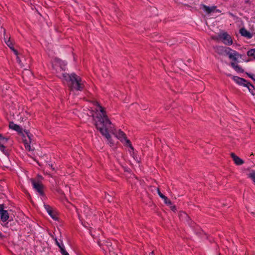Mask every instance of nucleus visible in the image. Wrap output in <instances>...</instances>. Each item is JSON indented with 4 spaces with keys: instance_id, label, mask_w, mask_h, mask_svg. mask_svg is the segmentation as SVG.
Returning a JSON list of instances; mask_svg holds the SVG:
<instances>
[{
    "instance_id": "f257e3e1",
    "label": "nucleus",
    "mask_w": 255,
    "mask_h": 255,
    "mask_svg": "<svg viewBox=\"0 0 255 255\" xmlns=\"http://www.w3.org/2000/svg\"><path fill=\"white\" fill-rule=\"evenodd\" d=\"M96 109L97 116L95 120V126L100 131L101 134L104 136L108 140V144L111 146L114 145L109 132L113 133L122 142L129 146L132 150H133L131 142L127 139L126 134L121 129L116 130L114 125L108 118L104 108L101 106L98 103Z\"/></svg>"
},
{
    "instance_id": "f03ea898",
    "label": "nucleus",
    "mask_w": 255,
    "mask_h": 255,
    "mask_svg": "<svg viewBox=\"0 0 255 255\" xmlns=\"http://www.w3.org/2000/svg\"><path fill=\"white\" fill-rule=\"evenodd\" d=\"M68 82V86L71 89L81 91L84 88L83 83L82 82L81 78L76 75L75 73H72L69 75L66 73L62 74V77Z\"/></svg>"
},
{
    "instance_id": "7ed1b4c3",
    "label": "nucleus",
    "mask_w": 255,
    "mask_h": 255,
    "mask_svg": "<svg viewBox=\"0 0 255 255\" xmlns=\"http://www.w3.org/2000/svg\"><path fill=\"white\" fill-rule=\"evenodd\" d=\"M217 51L220 54L228 55L229 59L234 62L237 61L238 58L241 57V54L230 47H218L217 48Z\"/></svg>"
},
{
    "instance_id": "20e7f679",
    "label": "nucleus",
    "mask_w": 255,
    "mask_h": 255,
    "mask_svg": "<svg viewBox=\"0 0 255 255\" xmlns=\"http://www.w3.org/2000/svg\"><path fill=\"white\" fill-rule=\"evenodd\" d=\"M219 38L222 40L223 43L226 45H231L233 44V40L231 36L226 32L220 34Z\"/></svg>"
},
{
    "instance_id": "39448f33",
    "label": "nucleus",
    "mask_w": 255,
    "mask_h": 255,
    "mask_svg": "<svg viewBox=\"0 0 255 255\" xmlns=\"http://www.w3.org/2000/svg\"><path fill=\"white\" fill-rule=\"evenodd\" d=\"M0 219L3 222H6L9 218V215L6 210H3V205L0 204Z\"/></svg>"
},
{
    "instance_id": "423d86ee",
    "label": "nucleus",
    "mask_w": 255,
    "mask_h": 255,
    "mask_svg": "<svg viewBox=\"0 0 255 255\" xmlns=\"http://www.w3.org/2000/svg\"><path fill=\"white\" fill-rule=\"evenodd\" d=\"M31 182L32 184L33 187L40 194H43V186L41 183L38 181H36L34 179H31Z\"/></svg>"
},
{
    "instance_id": "0eeeda50",
    "label": "nucleus",
    "mask_w": 255,
    "mask_h": 255,
    "mask_svg": "<svg viewBox=\"0 0 255 255\" xmlns=\"http://www.w3.org/2000/svg\"><path fill=\"white\" fill-rule=\"evenodd\" d=\"M232 78L233 80L238 84L240 85H242L243 86L246 87L247 85L249 83L247 80L245 79L239 77L238 76H233Z\"/></svg>"
},
{
    "instance_id": "6e6552de",
    "label": "nucleus",
    "mask_w": 255,
    "mask_h": 255,
    "mask_svg": "<svg viewBox=\"0 0 255 255\" xmlns=\"http://www.w3.org/2000/svg\"><path fill=\"white\" fill-rule=\"evenodd\" d=\"M7 142V139L0 134V150L4 154H6V151L5 150V148Z\"/></svg>"
},
{
    "instance_id": "1a4fd4ad",
    "label": "nucleus",
    "mask_w": 255,
    "mask_h": 255,
    "mask_svg": "<svg viewBox=\"0 0 255 255\" xmlns=\"http://www.w3.org/2000/svg\"><path fill=\"white\" fill-rule=\"evenodd\" d=\"M66 64L61 60L57 59L54 62V66L56 69H58V68L59 67L60 69L62 70H64L65 69Z\"/></svg>"
},
{
    "instance_id": "9d476101",
    "label": "nucleus",
    "mask_w": 255,
    "mask_h": 255,
    "mask_svg": "<svg viewBox=\"0 0 255 255\" xmlns=\"http://www.w3.org/2000/svg\"><path fill=\"white\" fill-rule=\"evenodd\" d=\"M231 156L236 165H241L244 163V161L236 155L234 153H231Z\"/></svg>"
},
{
    "instance_id": "9b49d317",
    "label": "nucleus",
    "mask_w": 255,
    "mask_h": 255,
    "mask_svg": "<svg viewBox=\"0 0 255 255\" xmlns=\"http://www.w3.org/2000/svg\"><path fill=\"white\" fill-rule=\"evenodd\" d=\"M203 10L208 14H209L211 12H214L215 11H219V10L216 9V6H208L206 5L203 4L202 5Z\"/></svg>"
},
{
    "instance_id": "f8f14e48",
    "label": "nucleus",
    "mask_w": 255,
    "mask_h": 255,
    "mask_svg": "<svg viewBox=\"0 0 255 255\" xmlns=\"http://www.w3.org/2000/svg\"><path fill=\"white\" fill-rule=\"evenodd\" d=\"M45 208L48 214L54 220H57L58 218L56 213L54 212L50 207L48 205H44Z\"/></svg>"
},
{
    "instance_id": "ddd939ff",
    "label": "nucleus",
    "mask_w": 255,
    "mask_h": 255,
    "mask_svg": "<svg viewBox=\"0 0 255 255\" xmlns=\"http://www.w3.org/2000/svg\"><path fill=\"white\" fill-rule=\"evenodd\" d=\"M240 32L242 36L248 38H251L253 36L252 34L245 28H241L240 30Z\"/></svg>"
},
{
    "instance_id": "4468645a",
    "label": "nucleus",
    "mask_w": 255,
    "mask_h": 255,
    "mask_svg": "<svg viewBox=\"0 0 255 255\" xmlns=\"http://www.w3.org/2000/svg\"><path fill=\"white\" fill-rule=\"evenodd\" d=\"M9 127L10 128L13 129L18 132H22L21 128L17 125L15 124L13 122H10L9 124Z\"/></svg>"
},
{
    "instance_id": "2eb2a0df",
    "label": "nucleus",
    "mask_w": 255,
    "mask_h": 255,
    "mask_svg": "<svg viewBox=\"0 0 255 255\" xmlns=\"http://www.w3.org/2000/svg\"><path fill=\"white\" fill-rule=\"evenodd\" d=\"M232 67L238 73H243L244 72L243 69L239 65L236 64L234 62L231 64Z\"/></svg>"
},
{
    "instance_id": "dca6fc26",
    "label": "nucleus",
    "mask_w": 255,
    "mask_h": 255,
    "mask_svg": "<svg viewBox=\"0 0 255 255\" xmlns=\"http://www.w3.org/2000/svg\"><path fill=\"white\" fill-rule=\"evenodd\" d=\"M248 177L251 179L254 184H255V170H252L247 175Z\"/></svg>"
},
{
    "instance_id": "f3484780",
    "label": "nucleus",
    "mask_w": 255,
    "mask_h": 255,
    "mask_svg": "<svg viewBox=\"0 0 255 255\" xmlns=\"http://www.w3.org/2000/svg\"><path fill=\"white\" fill-rule=\"evenodd\" d=\"M246 87L248 88L249 91L252 95H255V88L253 85L249 82L247 85Z\"/></svg>"
},
{
    "instance_id": "a211bd4d",
    "label": "nucleus",
    "mask_w": 255,
    "mask_h": 255,
    "mask_svg": "<svg viewBox=\"0 0 255 255\" xmlns=\"http://www.w3.org/2000/svg\"><path fill=\"white\" fill-rule=\"evenodd\" d=\"M247 55L255 59V48L252 49L247 52Z\"/></svg>"
},
{
    "instance_id": "6ab92c4d",
    "label": "nucleus",
    "mask_w": 255,
    "mask_h": 255,
    "mask_svg": "<svg viewBox=\"0 0 255 255\" xmlns=\"http://www.w3.org/2000/svg\"><path fill=\"white\" fill-rule=\"evenodd\" d=\"M54 239L56 245L60 248V251H62V249H64V246L62 243H60L56 238Z\"/></svg>"
},
{
    "instance_id": "aec40b11",
    "label": "nucleus",
    "mask_w": 255,
    "mask_h": 255,
    "mask_svg": "<svg viewBox=\"0 0 255 255\" xmlns=\"http://www.w3.org/2000/svg\"><path fill=\"white\" fill-rule=\"evenodd\" d=\"M4 41H5V43L8 47H10V46H11L12 45V43L10 41V38L8 37V36H6V37L4 36Z\"/></svg>"
},
{
    "instance_id": "412c9836",
    "label": "nucleus",
    "mask_w": 255,
    "mask_h": 255,
    "mask_svg": "<svg viewBox=\"0 0 255 255\" xmlns=\"http://www.w3.org/2000/svg\"><path fill=\"white\" fill-rule=\"evenodd\" d=\"M24 146L25 149L28 151L32 150L31 147L30 146V143L25 140L24 141Z\"/></svg>"
},
{
    "instance_id": "4be33fe9",
    "label": "nucleus",
    "mask_w": 255,
    "mask_h": 255,
    "mask_svg": "<svg viewBox=\"0 0 255 255\" xmlns=\"http://www.w3.org/2000/svg\"><path fill=\"white\" fill-rule=\"evenodd\" d=\"M163 200H164L165 204H166V205H171V201L167 197H166L165 199H164Z\"/></svg>"
},
{
    "instance_id": "5701e85b",
    "label": "nucleus",
    "mask_w": 255,
    "mask_h": 255,
    "mask_svg": "<svg viewBox=\"0 0 255 255\" xmlns=\"http://www.w3.org/2000/svg\"><path fill=\"white\" fill-rule=\"evenodd\" d=\"M60 252L62 255H69V254L65 251V249H62Z\"/></svg>"
},
{
    "instance_id": "b1692460",
    "label": "nucleus",
    "mask_w": 255,
    "mask_h": 255,
    "mask_svg": "<svg viewBox=\"0 0 255 255\" xmlns=\"http://www.w3.org/2000/svg\"><path fill=\"white\" fill-rule=\"evenodd\" d=\"M170 205V209L174 212H175L176 211V207L175 205H173L171 204Z\"/></svg>"
},
{
    "instance_id": "393cba45",
    "label": "nucleus",
    "mask_w": 255,
    "mask_h": 255,
    "mask_svg": "<svg viewBox=\"0 0 255 255\" xmlns=\"http://www.w3.org/2000/svg\"><path fill=\"white\" fill-rule=\"evenodd\" d=\"M47 167L53 170H55V168L53 167L52 164H48L47 165Z\"/></svg>"
},
{
    "instance_id": "a878e982",
    "label": "nucleus",
    "mask_w": 255,
    "mask_h": 255,
    "mask_svg": "<svg viewBox=\"0 0 255 255\" xmlns=\"http://www.w3.org/2000/svg\"><path fill=\"white\" fill-rule=\"evenodd\" d=\"M157 193L158 194V195L160 197L161 195H163L162 193H161V192H160V190L159 188H157Z\"/></svg>"
},
{
    "instance_id": "bb28decb",
    "label": "nucleus",
    "mask_w": 255,
    "mask_h": 255,
    "mask_svg": "<svg viewBox=\"0 0 255 255\" xmlns=\"http://www.w3.org/2000/svg\"><path fill=\"white\" fill-rule=\"evenodd\" d=\"M16 60H17V62L20 64L21 63V61L19 59V58L18 57V55L17 56V57H16Z\"/></svg>"
},
{
    "instance_id": "cd10ccee",
    "label": "nucleus",
    "mask_w": 255,
    "mask_h": 255,
    "mask_svg": "<svg viewBox=\"0 0 255 255\" xmlns=\"http://www.w3.org/2000/svg\"><path fill=\"white\" fill-rule=\"evenodd\" d=\"M12 51L14 52V53L15 54V55H16V56L18 55V52L16 50H15V49H13Z\"/></svg>"
},
{
    "instance_id": "c85d7f7f",
    "label": "nucleus",
    "mask_w": 255,
    "mask_h": 255,
    "mask_svg": "<svg viewBox=\"0 0 255 255\" xmlns=\"http://www.w3.org/2000/svg\"><path fill=\"white\" fill-rule=\"evenodd\" d=\"M166 196H165V195H161L160 197L161 198H162L163 200L165 199V198H166Z\"/></svg>"
},
{
    "instance_id": "c756f323",
    "label": "nucleus",
    "mask_w": 255,
    "mask_h": 255,
    "mask_svg": "<svg viewBox=\"0 0 255 255\" xmlns=\"http://www.w3.org/2000/svg\"><path fill=\"white\" fill-rule=\"evenodd\" d=\"M248 74V75L252 79L254 80V79L253 78V75H252L251 74H249V73H247Z\"/></svg>"
},
{
    "instance_id": "7c9ffc66",
    "label": "nucleus",
    "mask_w": 255,
    "mask_h": 255,
    "mask_svg": "<svg viewBox=\"0 0 255 255\" xmlns=\"http://www.w3.org/2000/svg\"><path fill=\"white\" fill-rule=\"evenodd\" d=\"M10 48V49L12 51L13 49H14V47L13 46V45H12L11 46H10V47H9Z\"/></svg>"
},
{
    "instance_id": "2f4dec72",
    "label": "nucleus",
    "mask_w": 255,
    "mask_h": 255,
    "mask_svg": "<svg viewBox=\"0 0 255 255\" xmlns=\"http://www.w3.org/2000/svg\"><path fill=\"white\" fill-rule=\"evenodd\" d=\"M226 75H227L228 76H229V77H231V76H232L231 74H226Z\"/></svg>"
},
{
    "instance_id": "473e14b6",
    "label": "nucleus",
    "mask_w": 255,
    "mask_h": 255,
    "mask_svg": "<svg viewBox=\"0 0 255 255\" xmlns=\"http://www.w3.org/2000/svg\"><path fill=\"white\" fill-rule=\"evenodd\" d=\"M149 255H154L153 252H152L149 254Z\"/></svg>"
},
{
    "instance_id": "72a5a7b5",
    "label": "nucleus",
    "mask_w": 255,
    "mask_h": 255,
    "mask_svg": "<svg viewBox=\"0 0 255 255\" xmlns=\"http://www.w3.org/2000/svg\"><path fill=\"white\" fill-rule=\"evenodd\" d=\"M182 213H183V214L184 215H185V216H187V214H186L185 213L183 212Z\"/></svg>"
},
{
    "instance_id": "f704fd0d",
    "label": "nucleus",
    "mask_w": 255,
    "mask_h": 255,
    "mask_svg": "<svg viewBox=\"0 0 255 255\" xmlns=\"http://www.w3.org/2000/svg\"><path fill=\"white\" fill-rule=\"evenodd\" d=\"M103 250H106V249H105V247H104V246H103Z\"/></svg>"
},
{
    "instance_id": "c9c22d12",
    "label": "nucleus",
    "mask_w": 255,
    "mask_h": 255,
    "mask_svg": "<svg viewBox=\"0 0 255 255\" xmlns=\"http://www.w3.org/2000/svg\"><path fill=\"white\" fill-rule=\"evenodd\" d=\"M3 32L5 33V29H3Z\"/></svg>"
}]
</instances>
